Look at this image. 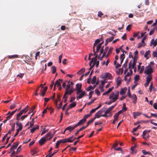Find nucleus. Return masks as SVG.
Instances as JSON below:
<instances>
[{"label": "nucleus", "mask_w": 157, "mask_h": 157, "mask_svg": "<svg viewBox=\"0 0 157 157\" xmlns=\"http://www.w3.org/2000/svg\"><path fill=\"white\" fill-rule=\"evenodd\" d=\"M150 131L148 132L147 131H144L143 132V137L145 140H147L149 137V135L148 133Z\"/></svg>", "instance_id": "14"}, {"label": "nucleus", "mask_w": 157, "mask_h": 157, "mask_svg": "<svg viewBox=\"0 0 157 157\" xmlns=\"http://www.w3.org/2000/svg\"><path fill=\"white\" fill-rule=\"evenodd\" d=\"M54 134H52L51 133L49 132L46 134L44 137H45V138L48 140H49L52 138L54 135Z\"/></svg>", "instance_id": "13"}, {"label": "nucleus", "mask_w": 157, "mask_h": 157, "mask_svg": "<svg viewBox=\"0 0 157 157\" xmlns=\"http://www.w3.org/2000/svg\"><path fill=\"white\" fill-rule=\"evenodd\" d=\"M63 143V140H61L59 141H58L56 143V148H58V146L59 145V144L61 143Z\"/></svg>", "instance_id": "49"}, {"label": "nucleus", "mask_w": 157, "mask_h": 157, "mask_svg": "<svg viewBox=\"0 0 157 157\" xmlns=\"http://www.w3.org/2000/svg\"><path fill=\"white\" fill-rule=\"evenodd\" d=\"M60 100V96L58 94L57 95V99L55 100V103L56 105H57V104L58 103V102Z\"/></svg>", "instance_id": "47"}, {"label": "nucleus", "mask_w": 157, "mask_h": 157, "mask_svg": "<svg viewBox=\"0 0 157 157\" xmlns=\"http://www.w3.org/2000/svg\"><path fill=\"white\" fill-rule=\"evenodd\" d=\"M16 125L18 127V128L17 129V130L19 131H21L22 129V125L21 124L17 121L16 123Z\"/></svg>", "instance_id": "21"}, {"label": "nucleus", "mask_w": 157, "mask_h": 157, "mask_svg": "<svg viewBox=\"0 0 157 157\" xmlns=\"http://www.w3.org/2000/svg\"><path fill=\"white\" fill-rule=\"evenodd\" d=\"M114 89V87L113 86L111 88H109L108 90L105 91L104 93H103V95H106L108 94L109 93H110L112 90H113Z\"/></svg>", "instance_id": "27"}, {"label": "nucleus", "mask_w": 157, "mask_h": 157, "mask_svg": "<svg viewBox=\"0 0 157 157\" xmlns=\"http://www.w3.org/2000/svg\"><path fill=\"white\" fill-rule=\"evenodd\" d=\"M39 128V126L38 125H36L35 126V127L31 129V132L32 133L34 132L36 130L38 129Z\"/></svg>", "instance_id": "42"}, {"label": "nucleus", "mask_w": 157, "mask_h": 157, "mask_svg": "<svg viewBox=\"0 0 157 157\" xmlns=\"http://www.w3.org/2000/svg\"><path fill=\"white\" fill-rule=\"evenodd\" d=\"M96 81V76H94L92 79L91 81V83L92 84H94Z\"/></svg>", "instance_id": "52"}, {"label": "nucleus", "mask_w": 157, "mask_h": 157, "mask_svg": "<svg viewBox=\"0 0 157 157\" xmlns=\"http://www.w3.org/2000/svg\"><path fill=\"white\" fill-rule=\"evenodd\" d=\"M101 77L103 78H108L111 80L112 79L113 77L111 74L109 73L106 72L102 74Z\"/></svg>", "instance_id": "6"}, {"label": "nucleus", "mask_w": 157, "mask_h": 157, "mask_svg": "<svg viewBox=\"0 0 157 157\" xmlns=\"http://www.w3.org/2000/svg\"><path fill=\"white\" fill-rule=\"evenodd\" d=\"M17 103L16 102H14L13 104H11L10 107V109H14L16 106Z\"/></svg>", "instance_id": "51"}, {"label": "nucleus", "mask_w": 157, "mask_h": 157, "mask_svg": "<svg viewBox=\"0 0 157 157\" xmlns=\"http://www.w3.org/2000/svg\"><path fill=\"white\" fill-rule=\"evenodd\" d=\"M101 39H98L95 40V42L94 44V46L93 47V49L94 51L95 46H97V44L101 42Z\"/></svg>", "instance_id": "35"}, {"label": "nucleus", "mask_w": 157, "mask_h": 157, "mask_svg": "<svg viewBox=\"0 0 157 157\" xmlns=\"http://www.w3.org/2000/svg\"><path fill=\"white\" fill-rule=\"evenodd\" d=\"M23 114L21 111H20V112L17 114V115L16 117V119L17 120V121H19V120H20V116Z\"/></svg>", "instance_id": "40"}, {"label": "nucleus", "mask_w": 157, "mask_h": 157, "mask_svg": "<svg viewBox=\"0 0 157 157\" xmlns=\"http://www.w3.org/2000/svg\"><path fill=\"white\" fill-rule=\"evenodd\" d=\"M111 111L108 108L107 109L106 111L105 112L104 115H105L106 116L105 117H110L111 116Z\"/></svg>", "instance_id": "19"}, {"label": "nucleus", "mask_w": 157, "mask_h": 157, "mask_svg": "<svg viewBox=\"0 0 157 157\" xmlns=\"http://www.w3.org/2000/svg\"><path fill=\"white\" fill-rule=\"evenodd\" d=\"M40 87H41L42 88V89L40 91L41 93V95L42 96H44L45 95L46 90H47L48 88L47 86H45L44 87L42 84H41L40 86Z\"/></svg>", "instance_id": "10"}, {"label": "nucleus", "mask_w": 157, "mask_h": 157, "mask_svg": "<svg viewBox=\"0 0 157 157\" xmlns=\"http://www.w3.org/2000/svg\"><path fill=\"white\" fill-rule=\"evenodd\" d=\"M146 45V43L144 42L141 41V42L139 43L138 44V48H140L142 47H144Z\"/></svg>", "instance_id": "32"}, {"label": "nucleus", "mask_w": 157, "mask_h": 157, "mask_svg": "<svg viewBox=\"0 0 157 157\" xmlns=\"http://www.w3.org/2000/svg\"><path fill=\"white\" fill-rule=\"evenodd\" d=\"M48 129L46 130L45 128H44L43 129V131L41 133V135L42 136L43 134H45V133L48 132Z\"/></svg>", "instance_id": "56"}, {"label": "nucleus", "mask_w": 157, "mask_h": 157, "mask_svg": "<svg viewBox=\"0 0 157 157\" xmlns=\"http://www.w3.org/2000/svg\"><path fill=\"white\" fill-rule=\"evenodd\" d=\"M119 94L118 91H113L110 94L109 99L112 102H114L118 99Z\"/></svg>", "instance_id": "1"}, {"label": "nucleus", "mask_w": 157, "mask_h": 157, "mask_svg": "<svg viewBox=\"0 0 157 157\" xmlns=\"http://www.w3.org/2000/svg\"><path fill=\"white\" fill-rule=\"evenodd\" d=\"M140 126V125H139L136 127L133 128V129L132 132L133 133L134 132L136 131L139 128Z\"/></svg>", "instance_id": "62"}, {"label": "nucleus", "mask_w": 157, "mask_h": 157, "mask_svg": "<svg viewBox=\"0 0 157 157\" xmlns=\"http://www.w3.org/2000/svg\"><path fill=\"white\" fill-rule=\"evenodd\" d=\"M86 121H85V119H84L83 118L82 119H81L78 123L75 125V127H77L78 126L84 123H85Z\"/></svg>", "instance_id": "26"}, {"label": "nucleus", "mask_w": 157, "mask_h": 157, "mask_svg": "<svg viewBox=\"0 0 157 157\" xmlns=\"http://www.w3.org/2000/svg\"><path fill=\"white\" fill-rule=\"evenodd\" d=\"M82 84H81L78 83L76 85V88L75 89V90L77 92H78V91L82 90Z\"/></svg>", "instance_id": "18"}, {"label": "nucleus", "mask_w": 157, "mask_h": 157, "mask_svg": "<svg viewBox=\"0 0 157 157\" xmlns=\"http://www.w3.org/2000/svg\"><path fill=\"white\" fill-rule=\"evenodd\" d=\"M154 70L153 68L152 67L151 65H148L146 67L144 73L147 75H151L152 77V75L151 74L153 72Z\"/></svg>", "instance_id": "3"}, {"label": "nucleus", "mask_w": 157, "mask_h": 157, "mask_svg": "<svg viewBox=\"0 0 157 157\" xmlns=\"http://www.w3.org/2000/svg\"><path fill=\"white\" fill-rule=\"evenodd\" d=\"M90 115H91V114H90H90H86V115H85L84 116V117H83V119H85V121H86V119L87 118H88L89 117H90Z\"/></svg>", "instance_id": "61"}, {"label": "nucleus", "mask_w": 157, "mask_h": 157, "mask_svg": "<svg viewBox=\"0 0 157 157\" xmlns=\"http://www.w3.org/2000/svg\"><path fill=\"white\" fill-rule=\"evenodd\" d=\"M119 116H118L117 114H115L114 116V119L113 121V124H114L116 122V121H117L118 118H119Z\"/></svg>", "instance_id": "34"}, {"label": "nucleus", "mask_w": 157, "mask_h": 157, "mask_svg": "<svg viewBox=\"0 0 157 157\" xmlns=\"http://www.w3.org/2000/svg\"><path fill=\"white\" fill-rule=\"evenodd\" d=\"M76 104V102H74L71 103L70 104L69 107L67 108V110L68 111L70 109L75 106Z\"/></svg>", "instance_id": "24"}, {"label": "nucleus", "mask_w": 157, "mask_h": 157, "mask_svg": "<svg viewBox=\"0 0 157 157\" xmlns=\"http://www.w3.org/2000/svg\"><path fill=\"white\" fill-rule=\"evenodd\" d=\"M67 97H68L67 96H66L64 94V95L63 97V98L64 100V102H66V101H67Z\"/></svg>", "instance_id": "60"}, {"label": "nucleus", "mask_w": 157, "mask_h": 157, "mask_svg": "<svg viewBox=\"0 0 157 157\" xmlns=\"http://www.w3.org/2000/svg\"><path fill=\"white\" fill-rule=\"evenodd\" d=\"M76 127H75V125L74 126H68L65 129L64 131V133L65 131L67 130H69L70 132H71Z\"/></svg>", "instance_id": "20"}, {"label": "nucleus", "mask_w": 157, "mask_h": 157, "mask_svg": "<svg viewBox=\"0 0 157 157\" xmlns=\"http://www.w3.org/2000/svg\"><path fill=\"white\" fill-rule=\"evenodd\" d=\"M152 79L151 75H147L146 77V82L144 84V86L145 87L147 86L149 84L151 81Z\"/></svg>", "instance_id": "9"}, {"label": "nucleus", "mask_w": 157, "mask_h": 157, "mask_svg": "<svg viewBox=\"0 0 157 157\" xmlns=\"http://www.w3.org/2000/svg\"><path fill=\"white\" fill-rule=\"evenodd\" d=\"M132 25H128L126 28V30L128 31H130Z\"/></svg>", "instance_id": "63"}, {"label": "nucleus", "mask_w": 157, "mask_h": 157, "mask_svg": "<svg viewBox=\"0 0 157 157\" xmlns=\"http://www.w3.org/2000/svg\"><path fill=\"white\" fill-rule=\"evenodd\" d=\"M74 90L72 89V87L69 90H66L64 95L67 96L68 95H71L73 92Z\"/></svg>", "instance_id": "15"}, {"label": "nucleus", "mask_w": 157, "mask_h": 157, "mask_svg": "<svg viewBox=\"0 0 157 157\" xmlns=\"http://www.w3.org/2000/svg\"><path fill=\"white\" fill-rule=\"evenodd\" d=\"M85 94V92L83 91L82 90L79 91L78 93V92H77L76 93L77 99L78 100L82 98L84 96Z\"/></svg>", "instance_id": "5"}, {"label": "nucleus", "mask_w": 157, "mask_h": 157, "mask_svg": "<svg viewBox=\"0 0 157 157\" xmlns=\"http://www.w3.org/2000/svg\"><path fill=\"white\" fill-rule=\"evenodd\" d=\"M85 70V68H82L77 72V74L78 75H80L84 72Z\"/></svg>", "instance_id": "44"}, {"label": "nucleus", "mask_w": 157, "mask_h": 157, "mask_svg": "<svg viewBox=\"0 0 157 157\" xmlns=\"http://www.w3.org/2000/svg\"><path fill=\"white\" fill-rule=\"evenodd\" d=\"M145 34V33H143V32L141 33V36H139L138 35V36L137 37V39H138L142 37H143L144 36Z\"/></svg>", "instance_id": "57"}, {"label": "nucleus", "mask_w": 157, "mask_h": 157, "mask_svg": "<svg viewBox=\"0 0 157 157\" xmlns=\"http://www.w3.org/2000/svg\"><path fill=\"white\" fill-rule=\"evenodd\" d=\"M47 140H48L45 138V137H43L39 140V143L40 145H42Z\"/></svg>", "instance_id": "17"}, {"label": "nucleus", "mask_w": 157, "mask_h": 157, "mask_svg": "<svg viewBox=\"0 0 157 157\" xmlns=\"http://www.w3.org/2000/svg\"><path fill=\"white\" fill-rule=\"evenodd\" d=\"M136 65V61L134 59L133 62L131 61L129 64L128 67L129 68L134 69Z\"/></svg>", "instance_id": "16"}, {"label": "nucleus", "mask_w": 157, "mask_h": 157, "mask_svg": "<svg viewBox=\"0 0 157 157\" xmlns=\"http://www.w3.org/2000/svg\"><path fill=\"white\" fill-rule=\"evenodd\" d=\"M18 145V142L13 143L12 147L10 148V151H11L12 150H14L17 147Z\"/></svg>", "instance_id": "30"}, {"label": "nucleus", "mask_w": 157, "mask_h": 157, "mask_svg": "<svg viewBox=\"0 0 157 157\" xmlns=\"http://www.w3.org/2000/svg\"><path fill=\"white\" fill-rule=\"evenodd\" d=\"M114 89V87L113 86L111 88H109L108 90L105 91L104 93H103V95H106L108 94L109 93H110L112 90H113Z\"/></svg>", "instance_id": "28"}, {"label": "nucleus", "mask_w": 157, "mask_h": 157, "mask_svg": "<svg viewBox=\"0 0 157 157\" xmlns=\"http://www.w3.org/2000/svg\"><path fill=\"white\" fill-rule=\"evenodd\" d=\"M37 151H38L36 148H35L31 150V154L33 155L36 154L37 152Z\"/></svg>", "instance_id": "41"}, {"label": "nucleus", "mask_w": 157, "mask_h": 157, "mask_svg": "<svg viewBox=\"0 0 157 157\" xmlns=\"http://www.w3.org/2000/svg\"><path fill=\"white\" fill-rule=\"evenodd\" d=\"M95 86H89L86 89V90L87 91H89L91 90H93L95 88Z\"/></svg>", "instance_id": "50"}, {"label": "nucleus", "mask_w": 157, "mask_h": 157, "mask_svg": "<svg viewBox=\"0 0 157 157\" xmlns=\"http://www.w3.org/2000/svg\"><path fill=\"white\" fill-rule=\"evenodd\" d=\"M109 49V48L108 47H106L105 48L104 51L103 52V54H102V57L101 58V59L103 57L105 56L106 53L107 52V51H108Z\"/></svg>", "instance_id": "45"}, {"label": "nucleus", "mask_w": 157, "mask_h": 157, "mask_svg": "<svg viewBox=\"0 0 157 157\" xmlns=\"http://www.w3.org/2000/svg\"><path fill=\"white\" fill-rule=\"evenodd\" d=\"M133 114L134 118L135 119L137 116L141 115V113L139 112H134L133 113Z\"/></svg>", "instance_id": "33"}, {"label": "nucleus", "mask_w": 157, "mask_h": 157, "mask_svg": "<svg viewBox=\"0 0 157 157\" xmlns=\"http://www.w3.org/2000/svg\"><path fill=\"white\" fill-rule=\"evenodd\" d=\"M114 89V87L113 86L111 88H109L108 90L105 91L104 93H103V95H106L108 94L109 93H110L112 90H113Z\"/></svg>", "instance_id": "29"}, {"label": "nucleus", "mask_w": 157, "mask_h": 157, "mask_svg": "<svg viewBox=\"0 0 157 157\" xmlns=\"http://www.w3.org/2000/svg\"><path fill=\"white\" fill-rule=\"evenodd\" d=\"M142 153L144 155H146L147 154L150 155V153L149 152H147L145 151V150H142Z\"/></svg>", "instance_id": "59"}, {"label": "nucleus", "mask_w": 157, "mask_h": 157, "mask_svg": "<svg viewBox=\"0 0 157 157\" xmlns=\"http://www.w3.org/2000/svg\"><path fill=\"white\" fill-rule=\"evenodd\" d=\"M52 73L53 74H54L56 71V67L54 66H52Z\"/></svg>", "instance_id": "54"}, {"label": "nucleus", "mask_w": 157, "mask_h": 157, "mask_svg": "<svg viewBox=\"0 0 157 157\" xmlns=\"http://www.w3.org/2000/svg\"><path fill=\"white\" fill-rule=\"evenodd\" d=\"M107 82V81L106 80H101V85L104 86V85Z\"/></svg>", "instance_id": "55"}, {"label": "nucleus", "mask_w": 157, "mask_h": 157, "mask_svg": "<svg viewBox=\"0 0 157 157\" xmlns=\"http://www.w3.org/2000/svg\"><path fill=\"white\" fill-rule=\"evenodd\" d=\"M122 80L121 78L120 77H118L116 79V82L117 84V85L119 86L121 83Z\"/></svg>", "instance_id": "22"}, {"label": "nucleus", "mask_w": 157, "mask_h": 157, "mask_svg": "<svg viewBox=\"0 0 157 157\" xmlns=\"http://www.w3.org/2000/svg\"><path fill=\"white\" fill-rule=\"evenodd\" d=\"M134 83H138V81L140 79V76L138 75H136L134 77Z\"/></svg>", "instance_id": "36"}, {"label": "nucleus", "mask_w": 157, "mask_h": 157, "mask_svg": "<svg viewBox=\"0 0 157 157\" xmlns=\"http://www.w3.org/2000/svg\"><path fill=\"white\" fill-rule=\"evenodd\" d=\"M141 64L142 63L140 62L138 66V71L140 74H141L143 73L144 69V66H143L141 67Z\"/></svg>", "instance_id": "12"}, {"label": "nucleus", "mask_w": 157, "mask_h": 157, "mask_svg": "<svg viewBox=\"0 0 157 157\" xmlns=\"http://www.w3.org/2000/svg\"><path fill=\"white\" fill-rule=\"evenodd\" d=\"M67 87L66 90H69L71 87L70 84L72 85V82H70V81L67 82Z\"/></svg>", "instance_id": "39"}, {"label": "nucleus", "mask_w": 157, "mask_h": 157, "mask_svg": "<svg viewBox=\"0 0 157 157\" xmlns=\"http://www.w3.org/2000/svg\"><path fill=\"white\" fill-rule=\"evenodd\" d=\"M153 44L154 47L156 46L157 44V38L154 41V39H152L151 42V46Z\"/></svg>", "instance_id": "31"}, {"label": "nucleus", "mask_w": 157, "mask_h": 157, "mask_svg": "<svg viewBox=\"0 0 157 157\" xmlns=\"http://www.w3.org/2000/svg\"><path fill=\"white\" fill-rule=\"evenodd\" d=\"M101 111H98L97 112L95 115V118H99L101 117H105L106 116L105 115H100Z\"/></svg>", "instance_id": "25"}, {"label": "nucleus", "mask_w": 157, "mask_h": 157, "mask_svg": "<svg viewBox=\"0 0 157 157\" xmlns=\"http://www.w3.org/2000/svg\"><path fill=\"white\" fill-rule=\"evenodd\" d=\"M97 55L94 58H92L90 63V67L89 69V70H90L95 65L96 66V67H97L98 66L99 64V61H97Z\"/></svg>", "instance_id": "2"}, {"label": "nucleus", "mask_w": 157, "mask_h": 157, "mask_svg": "<svg viewBox=\"0 0 157 157\" xmlns=\"http://www.w3.org/2000/svg\"><path fill=\"white\" fill-rule=\"evenodd\" d=\"M28 116V114H26L25 115L22 116L21 117H20V120L21 121H22Z\"/></svg>", "instance_id": "53"}, {"label": "nucleus", "mask_w": 157, "mask_h": 157, "mask_svg": "<svg viewBox=\"0 0 157 157\" xmlns=\"http://www.w3.org/2000/svg\"><path fill=\"white\" fill-rule=\"evenodd\" d=\"M150 53L151 52L149 50H148L145 52L144 55V57L146 59H148L150 56Z\"/></svg>", "instance_id": "23"}, {"label": "nucleus", "mask_w": 157, "mask_h": 157, "mask_svg": "<svg viewBox=\"0 0 157 157\" xmlns=\"http://www.w3.org/2000/svg\"><path fill=\"white\" fill-rule=\"evenodd\" d=\"M62 82V80L60 79L56 81L54 85V89H55L56 86H57L59 88V90H60L61 88V84Z\"/></svg>", "instance_id": "7"}, {"label": "nucleus", "mask_w": 157, "mask_h": 157, "mask_svg": "<svg viewBox=\"0 0 157 157\" xmlns=\"http://www.w3.org/2000/svg\"><path fill=\"white\" fill-rule=\"evenodd\" d=\"M75 138H74V136H72L69 138L62 139V140L63 141V143H66L67 142H72L75 140Z\"/></svg>", "instance_id": "8"}, {"label": "nucleus", "mask_w": 157, "mask_h": 157, "mask_svg": "<svg viewBox=\"0 0 157 157\" xmlns=\"http://www.w3.org/2000/svg\"><path fill=\"white\" fill-rule=\"evenodd\" d=\"M104 86L100 84L99 86V88L101 92H103L104 90V89L103 88Z\"/></svg>", "instance_id": "58"}, {"label": "nucleus", "mask_w": 157, "mask_h": 157, "mask_svg": "<svg viewBox=\"0 0 157 157\" xmlns=\"http://www.w3.org/2000/svg\"><path fill=\"white\" fill-rule=\"evenodd\" d=\"M131 98L134 100L133 102L134 104H136L137 101V97L135 94H133L131 96Z\"/></svg>", "instance_id": "38"}, {"label": "nucleus", "mask_w": 157, "mask_h": 157, "mask_svg": "<svg viewBox=\"0 0 157 157\" xmlns=\"http://www.w3.org/2000/svg\"><path fill=\"white\" fill-rule=\"evenodd\" d=\"M103 44V42L99 43L97 46L96 52H98L99 50H100V53L98 57L99 58L101 54L103 53V48L104 46H102L101 45Z\"/></svg>", "instance_id": "4"}, {"label": "nucleus", "mask_w": 157, "mask_h": 157, "mask_svg": "<svg viewBox=\"0 0 157 157\" xmlns=\"http://www.w3.org/2000/svg\"><path fill=\"white\" fill-rule=\"evenodd\" d=\"M28 110L27 108H25L24 109H23L21 111L23 113H25Z\"/></svg>", "instance_id": "64"}, {"label": "nucleus", "mask_w": 157, "mask_h": 157, "mask_svg": "<svg viewBox=\"0 0 157 157\" xmlns=\"http://www.w3.org/2000/svg\"><path fill=\"white\" fill-rule=\"evenodd\" d=\"M136 145H135L134 146L132 147L131 148V153L132 154H134L136 153V152L134 151V149L136 148Z\"/></svg>", "instance_id": "43"}, {"label": "nucleus", "mask_w": 157, "mask_h": 157, "mask_svg": "<svg viewBox=\"0 0 157 157\" xmlns=\"http://www.w3.org/2000/svg\"><path fill=\"white\" fill-rule=\"evenodd\" d=\"M125 58L124 57V53L122 54L121 56L120 57V60H121V63L123 61L124 59Z\"/></svg>", "instance_id": "46"}, {"label": "nucleus", "mask_w": 157, "mask_h": 157, "mask_svg": "<svg viewBox=\"0 0 157 157\" xmlns=\"http://www.w3.org/2000/svg\"><path fill=\"white\" fill-rule=\"evenodd\" d=\"M132 74H131V73L129 72H128L125 75L124 78V79L125 81H127V82H129L131 79L130 76Z\"/></svg>", "instance_id": "11"}, {"label": "nucleus", "mask_w": 157, "mask_h": 157, "mask_svg": "<svg viewBox=\"0 0 157 157\" xmlns=\"http://www.w3.org/2000/svg\"><path fill=\"white\" fill-rule=\"evenodd\" d=\"M8 58L9 59H13L15 58H17L18 57V55H13L11 56H8Z\"/></svg>", "instance_id": "48"}, {"label": "nucleus", "mask_w": 157, "mask_h": 157, "mask_svg": "<svg viewBox=\"0 0 157 157\" xmlns=\"http://www.w3.org/2000/svg\"><path fill=\"white\" fill-rule=\"evenodd\" d=\"M127 89L126 88H122L121 91H120V94L121 95H123L126 92Z\"/></svg>", "instance_id": "37"}]
</instances>
